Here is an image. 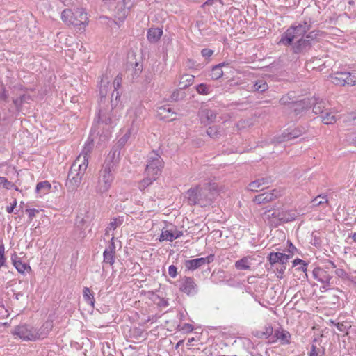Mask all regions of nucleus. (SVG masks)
<instances>
[{
    "label": "nucleus",
    "mask_w": 356,
    "mask_h": 356,
    "mask_svg": "<svg viewBox=\"0 0 356 356\" xmlns=\"http://www.w3.org/2000/svg\"><path fill=\"white\" fill-rule=\"evenodd\" d=\"M311 24L310 19L294 24L281 35L278 44L284 46L292 45V50L294 54L307 51L311 48L312 44L310 40L304 35L310 29Z\"/></svg>",
    "instance_id": "1"
},
{
    "label": "nucleus",
    "mask_w": 356,
    "mask_h": 356,
    "mask_svg": "<svg viewBox=\"0 0 356 356\" xmlns=\"http://www.w3.org/2000/svg\"><path fill=\"white\" fill-rule=\"evenodd\" d=\"M120 161V152L118 148L112 149L107 155L99 171L96 191L99 193H106L114 180V174Z\"/></svg>",
    "instance_id": "2"
},
{
    "label": "nucleus",
    "mask_w": 356,
    "mask_h": 356,
    "mask_svg": "<svg viewBox=\"0 0 356 356\" xmlns=\"http://www.w3.org/2000/svg\"><path fill=\"white\" fill-rule=\"evenodd\" d=\"M52 327L51 322H46L38 330L31 325L24 323L15 326L12 334L23 341H34L45 338Z\"/></svg>",
    "instance_id": "3"
},
{
    "label": "nucleus",
    "mask_w": 356,
    "mask_h": 356,
    "mask_svg": "<svg viewBox=\"0 0 356 356\" xmlns=\"http://www.w3.org/2000/svg\"><path fill=\"white\" fill-rule=\"evenodd\" d=\"M187 194L188 201L191 205L199 204L201 207H206L210 204L214 198V193L207 184L191 188L188 190Z\"/></svg>",
    "instance_id": "4"
},
{
    "label": "nucleus",
    "mask_w": 356,
    "mask_h": 356,
    "mask_svg": "<svg viewBox=\"0 0 356 356\" xmlns=\"http://www.w3.org/2000/svg\"><path fill=\"white\" fill-rule=\"evenodd\" d=\"M79 161L73 162L68 172L65 186L70 192H74L79 187L88 168L83 163L79 164Z\"/></svg>",
    "instance_id": "5"
},
{
    "label": "nucleus",
    "mask_w": 356,
    "mask_h": 356,
    "mask_svg": "<svg viewBox=\"0 0 356 356\" xmlns=\"http://www.w3.org/2000/svg\"><path fill=\"white\" fill-rule=\"evenodd\" d=\"M313 112L316 115H320L322 122L325 124H332L338 119L337 111L331 107L329 102L325 99L316 98L313 106Z\"/></svg>",
    "instance_id": "6"
},
{
    "label": "nucleus",
    "mask_w": 356,
    "mask_h": 356,
    "mask_svg": "<svg viewBox=\"0 0 356 356\" xmlns=\"http://www.w3.org/2000/svg\"><path fill=\"white\" fill-rule=\"evenodd\" d=\"M61 19L65 24L74 26H81L84 29L88 24V17L87 13L83 8H76L74 11L70 9H65L61 13Z\"/></svg>",
    "instance_id": "7"
},
{
    "label": "nucleus",
    "mask_w": 356,
    "mask_h": 356,
    "mask_svg": "<svg viewBox=\"0 0 356 356\" xmlns=\"http://www.w3.org/2000/svg\"><path fill=\"white\" fill-rule=\"evenodd\" d=\"M143 107L140 106H136L134 108H131L128 111V115L130 119H131V127L127 131L124 136L120 138L118 143L117 145L113 147V149L118 148L119 152H120V149L127 143L129 140L131 134H135L138 129V125L140 122V115L143 112Z\"/></svg>",
    "instance_id": "8"
},
{
    "label": "nucleus",
    "mask_w": 356,
    "mask_h": 356,
    "mask_svg": "<svg viewBox=\"0 0 356 356\" xmlns=\"http://www.w3.org/2000/svg\"><path fill=\"white\" fill-rule=\"evenodd\" d=\"M115 95H116V91L113 90L112 94H111V104L112 109L107 112L106 110L100 108L98 113V120L99 122H102V123L105 124L106 125H108L110 127H112L113 124H115L116 121L118 120L117 118V111L115 110V108L117 106L118 102L120 100V98H118L117 100H115Z\"/></svg>",
    "instance_id": "9"
},
{
    "label": "nucleus",
    "mask_w": 356,
    "mask_h": 356,
    "mask_svg": "<svg viewBox=\"0 0 356 356\" xmlns=\"http://www.w3.org/2000/svg\"><path fill=\"white\" fill-rule=\"evenodd\" d=\"M12 102L17 113L22 110V106L25 104H29L32 101V97L21 86H14L12 90Z\"/></svg>",
    "instance_id": "10"
},
{
    "label": "nucleus",
    "mask_w": 356,
    "mask_h": 356,
    "mask_svg": "<svg viewBox=\"0 0 356 356\" xmlns=\"http://www.w3.org/2000/svg\"><path fill=\"white\" fill-rule=\"evenodd\" d=\"M163 168V161L160 155L152 151L147 156V161L145 168V175L158 177Z\"/></svg>",
    "instance_id": "11"
},
{
    "label": "nucleus",
    "mask_w": 356,
    "mask_h": 356,
    "mask_svg": "<svg viewBox=\"0 0 356 356\" xmlns=\"http://www.w3.org/2000/svg\"><path fill=\"white\" fill-rule=\"evenodd\" d=\"M330 81L338 86L356 85V73L346 71H337L330 76Z\"/></svg>",
    "instance_id": "12"
},
{
    "label": "nucleus",
    "mask_w": 356,
    "mask_h": 356,
    "mask_svg": "<svg viewBox=\"0 0 356 356\" xmlns=\"http://www.w3.org/2000/svg\"><path fill=\"white\" fill-rule=\"evenodd\" d=\"M307 127L303 126H298L295 128H288L283 133L275 137V142L277 143H284L286 141H289L292 139L297 138L298 137L302 136L303 134L306 133Z\"/></svg>",
    "instance_id": "13"
},
{
    "label": "nucleus",
    "mask_w": 356,
    "mask_h": 356,
    "mask_svg": "<svg viewBox=\"0 0 356 356\" xmlns=\"http://www.w3.org/2000/svg\"><path fill=\"white\" fill-rule=\"evenodd\" d=\"M179 289L188 296H194L197 292V285L193 278L184 277L180 281Z\"/></svg>",
    "instance_id": "14"
},
{
    "label": "nucleus",
    "mask_w": 356,
    "mask_h": 356,
    "mask_svg": "<svg viewBox=\"0 0 356 356\" xmlns=\"http://www.w3.org/2000/svg\"><path fill=\"white\" fill-rule=\"evenodd\" d=\"M280 195L281 193L280 191L273 189L255 196L253 201L257 204H266L273 201Z\"/></svg>",
    "instance_id": "15"
},
{
    "label": "nucleus",
    "mask_w": 356,
    "mask_h": 356,
    "mask_svg": "<svg viewBox=\"0 0 356 356\" xmlns=\"http://www.w3.org/2000/svg\"><path fill=\"white\" fill-rule=\"evenodd\" d=\"M85 224L86 220L83 218L76 220L70 236L73 240L81 241L86 236V229L87 226Z\"/></svg>",
    "instance_id": "16"
},
{
    "label": "nucleus",
    "mask_w": 356,
    "mask_h": 356,
    "mask_svg": "<svg viewBox=\"0 0 356 356\" xmlns=\"http://www.w3.org/2000/svg\"><path fill=\"white\" fill-rule=\"evenodd\" d=\"M218 111L209 108H202L199 111V116L202 123L209 124L216 121Z\"/></svg>",
    "instance_id": "17"
},
{
    "label": "nucleus",
    "mask_w": 356,
    "mask_h": 356,
    "mask_svg": "<svg viewBox=\"0 0 356 356\" xmlns=\"http://www.w3.org/2000/svg\"><path fill=\"white\" fill-rule=\"evenodd\" d=\"M316 97H313L311 99H305L299 102H292L291 108L293 109L296 115L300 114L304 110L314 106Z\"/></svg>",
    "instance_id": "18"
},
{
    "label": "nucleus",
    "mask_w": 356,
    "mask_h": 356,
    "mask_svg": "<svg viewBox=\"0 0 356 356\" xmlns=\"http://www.w3.org/2000/svg\"><path fill=\"white\" fill-rule=\"evenodd\" d=\"M273 182L271 177H262L250 182L248 189L250 191L257 192L268 187L269 184Z\"/></svg>",
    "instance_id": "19"
},
{
    "label": "nucleus",
    "mask_w": 356,
    "mask_h": 356,
    "mask_svg": "<svg viewBox=\"0 0 356 356\" xmlns=\"http://www.w3.org/2000/svg\"><path fill=\"white\" fill-rule=\"evenodd\" d=\"M213 259L214 255L210 254L207 257H201L195 259L187 260L185 265L189 270H193L206 264L211 263Z\"/></svg>",
    "instance_id": "20"
},
{
    "label": "nucleus",
    "mask_w": 356,
    "mask_h": 356,
    "mask_svg": "<svg viewBox=\"0 0 356 356\" xmlns=\"http://www.w3.org/2000/svg\"><path fill=\"white\" fill-rule=\"evenodd\" d=\"M93 143L92 140L90 141L89 140L86 143L81 152L80 154L76 157L75 161H78L80 163H78L79 164L83 163V165H86L88 167V158L90 157V155L92 152V150L93 149Z\"/></svg>",
    "instance_id": "21"
},
{
    "label": "nucleus",
    "mask_w": 356,
    "mask_h": 356,
    "mask_svg": "<svg viewBox=\"0 0 356 356\" xmlns=\"http://www.w3.org/2000/svg\"><path fill=\"white\" fill-rule=\"evenodd\" d=\"M111 79L107 74H103L99 81V95L101 105L104 99H105L108 90L111 88L110 86Z\"/></svg>",
    "instance_id": "22"
},
{
    "label": "nucleus",
    "mask_w": 356,
    "mask_h": 356,
    "mask_svg": "<svg viewBox=\"0 0 356 356\" xmlns=\"http://www.w3.org/2000/svg\"><path fill=\"white\" fill-rule=\"evenodd\" d=\"M278 222H288L294 220L300 213L296 211L290 210H280V213H277Z\"/></svg>",
    "instance_id": "23"
},
{
    "label": "nucleus",
    "mask_w": 356,
    "mask_h": 356,
    "mask_svg": "<svg viewBox=\"0 0 356 356\" xmlns=\"http://www.w3.org/2000/svg\"><path fill=\"white\" fill-rule=\"evenodd\" d=\"M157 112L158 116L162 120L172 121L176 119V113L168 106H160Z\"/></svg>",
    "instance_id": "24"
},
{
    "label": "nucleus",
    "mask_w": 356,
    "mask_h": 356,
    "mask_svg": "<svg viewBox=\"0 0 356 356\" xmlns=\"http://www.w3.org/2000/svg\"><path fill=\"white\" fill-rule=\"evenodd\" d=\"M313 274L315 279L321 283H329L332 278L325 270L321 268H315L313 270Z\"/></svg>",
    "instance_id": "25"
},
{
    "label": "nucleus",
    "mask_w": 356,
    "mask_h": 356,
    "mask_svg": "<svg viewBox=\"0 0 356 356\" xmlns=\"http://www.w3.org/2000/svg\"><path fill=\"white\" fill-rule=\"evenodd\" d=\"M104 262L112 266L115 262V246L114 244H111L108 248H106L103 254Z\"/></svg>",
    "instance_id": "26"
},
{
    "label": "nucleus",
    "mask_w": 356,
    "mask_h": 356,
    "mask_svg": "<svg viewBox=\"0 0 356 356\" xmlns=\"http://www.w3.org/2000/svg\"><path fill=\"white\" fill-rule=\"evenodd\" d=\"M163 34V30L160 28H151L148 30L147 37L151 43L159 41Z\"/></svg>",
    "instance_id": "27"
},
{
    "label": "nucleus",
    "mask_w": 356,
    "mask_h": 356,
    "mask_svg": "<svg viewBox=\"0 0 356 356\" xmlns=\"http://www.w3.org/2000/svg\"><path fill=\"white\" fill-rule=\"evenodd\" d=\"M275 337L281 341L282 344H289L291 340L290 333L283 329L275 330Z\"/></svg>",
    "instance_id": "28"
},
{
    "label": "nucleus",
    "mask_w": 356,
    "mask_h": 356,
    "mask_svg": "<svg viewBox=\"0 0 356 356\" xmlns=\"http://www.w3.org/2000/svg\"><path fill=\"white\" fill-rule=\"evenodd\" d=\"M11 260L17 270L20 273H24L27 268V265L22 263L15 253L12 254Z\"/></svg>",
    "instance_id": "29"
},
{
    "label": "nucleus",
    "mask_w": 356,
    "mask_h": 356,
    "mask_svg": "<svg viewBox=\"0 0 356 356\" xmlns=\"http://www.w3.org/2000/svg\"><path fill=\"white\" fill-rule=\"evenodd\" d=\"M51 187V184L47 181L39 182L36 185L35 191L40 196H42V195L49 193Z\"/></svg>",
    "instance_id": "30"
},
{
    "label": "nucleus",
    "mask_w": 356,
    "mask_h": 356,
    "mask_svg": "<svg viewBox=\"0 0 356 356\" xmlns=\"http://www.w3.org/2000/svg\"><path fill=\"white\" fill-rule=\"evenodd\" d=\"M250 257H245L235 262V267L238 270H249L250 268Z\"/></svg>",
    "instance_id": "31"
},
{
    "label": "nucleus",
    "mask_w": 356,
    "mask_h": 356,
    "mask_svg": "<svg viewBox=\"0 0 356 356\" xmlns=\"http://www.w3.org/2000/svg\"><path fill=\"white\" fill-rule=\"evenodd\" d=\"M195 76L190 74H184L181 77L179 86L181 89L190 86L194 81Z\"/></svg>",
    "instance_id": "32"
},
{
    "label": "nucleus",
    "mask_w": 356,
    "mask_h": 356,
    "mask_svg": "<svg viewBox=\"0 0 356 356\" xmlns=\"http://www.w3.org/2000/svg\"><path fill=\"white\" fill-rule=\"evenodd\" d=\"M83 298L84 300L94 307L95 305V298L93 293L88 287H85L83 290Z\"/></svg>",
    "instance_id": "33"
},
{
    "label": "nucleus",
    "mask_w": 356,
    "mask_h": 356,
    "mask_svg": "<svg viewBox=\"0 0 356 356\" xmlns=\"http://www.w3.org/2000/svg\"><path fill=\"white\" fill-rule=\"evenodd\" d=\"M224 65H225L224 63H220V64H218V65L214 66L212 68L211 72L210 74L212 79L217 80V79H220L221 76H222L223 72L222 70V67L224 66Z\"/></svg>",
    "instance_id": "34"
},
{
    "label": "nucleus",
    "mask_w": 356,
    "mask_h": 356,
    "mask_svg": "<svg viewBox=\"0 0 356 356\" xmlns=\"http://www.w3.org/2000/svg\"><path fill=\"white\" fill-rule=\"evenodd\" d=\"M144 178L141 180L138 184V188L140 191L145 190L147 186L152 184L154 181L158 177H154V175H149Z\"/></svg>",
    "instance_id": "35"
},
{
    "label": "nucleus",
    "mask_w": 356,
    "mask_h": 356,
    "mask_svg": "<svg viewBox=\"0 0 356 356\" xmlns=\"http://www.w3.org/2000/svg\"><path fill=\"white\" fill-rule=\"evenodd\" d=\"M268 89V83L264 80H259L253 85L252 90L263 92Z\"/></svg>",
    "instance_id": "36"
},
{
    "label": "nucleus",
    "mask_w": 356,
    "mask_h": 356,
    "mask_svg": "<svg viewBox=\"0 0 356 356\" xmlns=\"http://www.w3.org/2000/svg\"><path fill=\"white\" fill-rule=\"evenodd\" d=\"M173 229H163L159 237L160 241H168L172 242L174 241Z\"/></svg>",
    "instance_id": "37"
},
{
    "label": "nucleus",
    "mask_w": 356,
    "mask_h": 356,
    "mask_svg": "<svg viewBox=\"0 0 356 356\" xmlns=\"http://www.w3.org/2000/svg\"><path fill=\"white\" fill-rule=\"evenodd\" d=\"M122 223V218L118 217L113 218L106 229V234H108L110 230H115L117 227H120Z\"/></svg>",
    "instance_id": "38"
},
{
    "label": "nucleus",
    "mask_w": 356,
    "mask_h": 356,
    "mask_svg": "<svg viewBox=\"0 0 356 356\" xmlns=\"http://www.w3.org/2000/svg\"><path fill=\"white\" fill-rule=\"evenodd\" d=\"M196 91L200 95H207L211 92L212 88L209 85L200 83L196 86Z\"/></svg>",
    "instance_id": "39"
},
{
    "label": "nucleus",
    "mask_w": 356,
    "mask_h": 356,
    "mask_svg": "<svg viewBox=\"0 0 356 356\" xmlns=\"http://www.w3.org/2000/svg\"><path fill=\"white\" fill-rule=\"evenodd\" d=\"M207 135L212 138H218L221 136L220 127L218 126L209 127L207 130Z\"/></svg>",
    "instance_id": "40"
},
{
    "label": "nucleus",
    "mask_w": 356,
    "mask_h": 356,
    "mask_svg": "<svg viewBox=\"0 0 356 356\" xmlns=\"http://www.w3.org/2000/svg\"><path fill=\"white\" fill-rule=\"evenodd\" d=\"M312 202L313 207H318L323 204H327L328 199L327 197V195H320L316 197L314 199H313Z\"/></svg>",
    "instance_id": "41"
},
{
    "label": "nucleus",
    "mask_w": 356,
    "mask_h": 356,
    "mask_svg": "<svg viewBox=\"0 0 356 356\" xmlns=\"http://www.w3.org/2000/svg\"><path fill=\"white\" fill-rule=\"evenodd\" d=\"M122 76L118 74L113 81V88L115 91H116L115 100H117L118 98H120V92L119 89L122 85Z\"/></svg>",
    "instance_id": "42"
},
{
    "label": "nucleus",
    "mask_w": 356,
    "mask_h": 356,
    "mask_svg": "<svg viewBox=\"0 0 356 356\" xmlns=\"http://www.w3.org/2000/svg\"><path fill=\"white\" fill-rule=\"evenodd\" d=\"M324 35V33L319 30H314L311 32H309L305 37L307 39L310 40L311 43L314 41L317 40L320 37H322Z\"/></svg>",
    "instance_id": "43"
},
{
    "label": "nucleus",
    "mask_w": 356,
    "mask_h": 356,
    "mask_svg": "<svg viewBox=\"0 0 356 356\" xmlns=\"http://www.w3.org/2000/svg\"><path fill=\"white\" fill-rule=\"evenodd\" d=\"M311 244L316 248H320L322 244V241L320 236V233L314 232L312 234Z\"/></svg>",
    "instance_id": "44"
},
{
    "label": "nucleus",
    "mask_w": 356,
    "mask_h": 356,
    "mask_svg": "<svg viewBox=\"0 0 356 356\" xmlns=\"http://www.w3.org/2000/svg\"><path fill=\"white\" fill-rule=\"evenodd\" d=\"M268 259L271 266L279 263L280 252H270L268 254Z\"/></svg>",
    "instance_id": "45"
},
{
    "label": "nucleus",
    "mask_w": 356,
    "mask_h": 356,
    "mask_svg": "<svg viewBox=\"0 0 356 356\" xmlns=\"http://www.w3.org/2000/svg\"><path fill=\"white\" fill-rule=\"evenodd\" d=\"M130 10L126 8H119L117 11V17L120 20H124L129 15Z\"/></svg>",
    "instance_id": "46"
},
{
    "label": "nucleus",
    "mask_w": 356,
    "mask_h": 356,
    "mask_svg": "<svg viewBox=\"0 0 356 356\" xmlns=\"http://www.w3.org/2000/svg\"><path fill=\"white\" fill-rule=\"evenodd\" d=\"M9 94L3 84H0V99L8 102Z\"/></svg>",
    "instance_id": "47"
},
{
    "label": "nucleus",
    "mask_w": 356,
    "mask_h": 356,
    "mask_svg": "<svg viewBox=\"0 0 356 356\" xmlns=\"http://www.w3.org/2000/svg\"><path fill=\"white\" fill-rule=\"evenodd\" d=\"M298 264H300V266H299L298 268V269L299 270H301L302 271H306L307 270V264L305 263L303 260L302 259H296L293 261V266H298Z\"/></svg>",
    "instance_id": "48"
},
{
    "label": "nucleus",
    "mask_w": 356,
    "mask_h": 356,
    "mask_svg": "<svg viewBox=\"0 0 356 356\" xmlns=\"http://www.w3.org/2000/svg\"><path fill=\"white\" fill-rule=\"evenodd\" d=\"M324 355V351L318 348H316V346L312 345V349L309 353V356H323Z\"/></svg>",
    "instance_id": "49"
},
{
    "label": "nucleus",
    "mask_w": 356,
    "mask_h": 356,
    "mask_svg": "<svg viewBox=\"0 0 356 356\" xmlns=\"http://www.w3.org/2000/svg\"><path fill=\"white\" fill-rule=\"evenodd\" d=\"M292 102H295V101L293 100V97L289 95H284L280 99V103L281 104L291 105V107L292 106Z\"/></svg>",
    "instance_id": "50"
},
{
    "label": "nucleus",
    "mask_w": 356,
    "mask_h": 356,
    "mask_svg": "<svg viewBox=\"0 0 356 356\" xmlns=\"http://www.w3.org/2000/svg\"><path fill=\"white\" fill-rule=\"evenodd\" d=\"M277 213H280V210H269L264 213V216L267 218H275L278 221Z\"/></svg>",
    "instance_id": "51"
},
{
    "label": "nucleus",
    "mask_w": 356,
    "mask_h": 356,
    "mask_svg": "<svg viewBox=\"0 0 356 356\" xmlns=\"http://www.w3.org/2000/svg\"><path fill=\"white\" fill-rule=\"evenodd\" d=\"M289 258L290 256L289 254L280 252L279 264H280L282 266H284V264L288 262Z\"/></svg>",
    "instance_id": "52"
},
{
    "label": "nucleus",
    "mask_w": 356,
    "mask_h": 356,
    "mask_svg": "<svg viewBox=\"0 0 356 356\" xmlns=\"http://www.w3.org/2000/svg\"><path fill=\"white\" fill-rule=\"evenodd\" d=\"M177 268L175 266L171 265L168 268V274L171 277L175 278L177 275Z\"/></svg>",
    "instance_id": "53"
},
{
    "label": "nucleus",
    "mask_w": 356,
    "mask_h": 356,
    "mask_svg": "<svg viewBox=\"0 0 356 356\" xmlns=\"http://www.w3.org/2000/svg\"><path fill=\"white\" fill-rule=\"evenodd\" d=\"M135 4V0H123L124 8L131 10Z\"/></svg>",
    "instance_id": "54"
},
{
    "label": "nucleus",
    "mask_w": 356,
    "mask_h": 356,
    "mask_svg": "<svg viewBox=\"0 0 356 356\" xmlns=\"http://www.w3.org/2000/svg\"><path fill=\"white\" fill-rule=\"evenodd\" d=\"M213 54V51L211 50V49H203L202 51H201V54L203 57L207 58H209L211 57Z\"/></svg>",
    "instance_id": "55"
},
{
    "label": "nucleus",
    "mask_w": 356,
    "mask_h": 356,
    "mask_svg": "<svg viewBox=\"0 0 356 356\" xmlns=\"http://www.w3.org/2000/svg\"><path fill=\"white\" fill-rule=\"evenodd\" d=\"M26 212L28 213L30 220H32L36 216V213H38L39 211L35 209H26Z\"/></svg>",
    "instance_id": "56"
},
{
    "label": "nucleus",
    "mask_w": 356,
    "mask_h": 356,
    "mask_svg": "<svg viewBox=\"0 0 356 356\" xmlns=\"http://www.w3.org/2000/svg\"><path fill=\"white\" fill-rule=\"evenodd\" d=\"M3 188H5L6 189H10V188H14L16 191H18L17 187L15 186L14 184L9 181L6 178L4 180V184H3Z\"/></svg>",
    "instance_id": "57"
},
{
    "label": "nucleus",
    "mask_w": 356,
    "mask_h": 356,
    "mask_svg": "<svg viewBox=\"0 0 356 356\" xmlns=\"http://www.w3.org/2000/svg\"><path fill=\"white\" fill-rule=\"evenodd\" d=\"M181 98L180 92L178 90H175L170 96V99L175 102L179 100Z\"/></svg>",
    "instance_id": "58"
},
{
    "label": "nucleus",
    "mask_w": 356,
    "mask_h": 356,
    "mask_svg": "<svg viewBox=\"0 0 356 356\" xmlns=\"http://www.w3.org/2000/svg\"><path fill=\"white\" fill-rule=\"evenodd\" d=\"M335 273L339 277H345L346 276V275H347L346 271L343 269H341V268L336 269Z\"/></svg>",
    "instance_id": "59"
},
{
    "label": "nucleus",
    "mask_w": 356,
    "mask_h": 356,
    "mask_svg": "<svg viewBox=\"0 0 356 356\" xmlns=\"http://www.w3.org/2000/svg\"><path fill=\"white\" fill-rule=\"evenodd\" d=\"M348 141L350 144L356 146V134H350L348 136Z\"/></svg>",
    "instance_id": "60"
},
{
    "label": "nucleus",
    "mask_w": 356,
    "mask_h": 356,
    "mask_svg": "<svg viewBox=\"0 0 356 356\" xmlns=\"http://www.w3.org/2000/svg\"><path fill=\"white\" fill-rule=\"evenodd\" d=\"M172 229H173V235H174L175 240L179 238L180 236H181L183 235V232L181 231L178 230L175 227H174Z\"/></svg>",
    "instance_id": "61"
},
{
    "label": "nucleus",
    "mask_w": 356,
    "mask_h": 356,
    "mask_svg": "<svg viewBox=\"0 0 356 356\" xmlns=\"http://www.w3.org/2000/svg\"><path fill=\"white\" fill-rule=\"evenodd\" d=\"M273 332V329L271 327H267L266 330V332L264 333V334L268 337V336L271 335Z\"/></svg>",
    "instance_id": "62"
},
{
    "label": "nucleus",
    "mask_w": 356,
    "mask_h": 356,
    "mask_svg": "<svg viewBox=\"0 0 356 356\" xmlns=\"http://www.w3.org/2000/svg\"><path fill=\"white\" fill-rule=\"evenodd\" d=\"M6 263V258L5 256L2 254H0V268L4 266Z\"/></svg>",
    "instance_id": "63"
},
{
    "label": "nucleus",
    "mask_w": 356,
    "mask_h": 356,
    "mask_svg": "<svg viewBox=\"0 0 356 356\" xmlns=\"http://www.w3.org/2000/svg\"><path fill=\"white\" fill-rule=\"evenodd\" d=\"M184 329H185L186 331H188V332H191V331H193V325H191V324H186V325H184Z\"/></svg>",
    "instance_id": "64"
}]
</instances>
